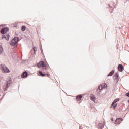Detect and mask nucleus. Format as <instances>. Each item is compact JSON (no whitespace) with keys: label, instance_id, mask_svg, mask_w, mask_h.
<instances>
[{"label":"nucleus","instance_id":"obj_1","mask_svg":"<svg viewBox=\"0 0 129 129\" xmlns=\"http://www.w3.org/2000/svg\"><path fill=\"white\" fill-rule=\"evenodd\" d=\"M38 68L42 67V70H43L44 73H48V70H49V66L47 63L42 61L39 62L37 64Z\"/></svg>","mask_w":129,"mask_h":129},{"label":"nucleus","instance_id":"obj_2","mask_svg":"<svg viewBox=\"0 0 129 129\" xmlns=\"http://www.w3.org/2000/svg\"><path fill=\"white\" fill-rule=\"evenodd\" d=\"M0 68L2 69V70H3L4 73H8L10 72V70H9V69L4 64H1L0 66Z\"/></svg>","mask_w":129,"mask_h":129},{"label":"nucleus","instance_id":"obj_3","mask_svg":"<svg viewBox=\"0 0 129 129\" xmlns=\"http://www.w3.org/2000/svg\"><path fill=\"white\" fill-rule=\"evenodd\" d=\"M18 41H19V38L18 37H15L13 39L11 40V41L10 42V44L11 46H15V44H17L18 43Z\"/></svg>","mask_w":129,"mask_h":129},{"label":"nucleus","instance_id":"obj_4","mask_svg":"<svg viewBox=\"0 0 129 129\" xmlns=\"http://www.w3.org/2000/svg\"><path fill=\"white\" fill-rule=\"evenodd\" d=\"M11 85V80H9L7 82V83L4 85L3 89L4 90H7L8 88H9V86Z\"/></svg>","mask_w":129,"mask_h":129},{"label":"nucleus","instance_id":"obj_5","mask_svg":"<svg viewBox=\"0 0 129 129\" xmlns=\"http://www.w3.org/2000/svg\"><path fill=\"white\" fill-rule=\"evenodd\" d=\"M8 31H9V29L8 28H4L1 30V34H6L8 33Z\"/></svg>","mask_w":129,"mask_h":129},{"label":"nucleus","instance_id":"obj_6","mask_svg":"<svg viewBox=\"0 0 129 129\" xmlns=\"http://www.w3.org/2000/svg\"><path fill=\"white\" fill-rule=\"evenodd\" d=\"M2 39H5L6 41H9V39H10V35L9 34H6L2 36Z\"/></svg>","mask_w":129,"mask_h":129},{"label":"nucleus","instance_id":"obj_7","mask_svg":"<svg viewBox=\"0 0 129 129\" xmlns=\"http://www.w3.org/2000/svg\"><path fill=\"white\" fill-rule=\"evenodd\" d=\"M121 121H122V119L118 118L115 120V124H120Z\"/></svg>","mask_w":129,"mask_h":129},{"label":"nucleus","instance_id":"obj_8","mask_svg":"<svg viewBox=\"0 0 129 129\" xmlns=\"http://www.w3.org/2000/svg\"><path fill=\"white\" fill-rule=\"evenodd\" d=\"M90 98L91 100H92L94 102H95L96 98H95V96H94V95L91 94L90 95Z\"/></svg>","mask_w":129,"mask_h":129},{"label":"nucleus","instance_id":"obj_9","mask_svg":"<svg viewBox=\"0 0 129 129\" xmlns=\"http://www.w3.org/2000/svg\"><path fill=\"white\" fill-rule=\"evenodd\" d=\"M123 66H122V64H119L118 67V70H119V71H120V72H122L123 71Z\"/></svg>","mask_w":129,"mask_h":129},{"label":"nucleus","instance_id":"obj_10","mask_svg":"<svg viewBox=\"0 0 129 129\" xmlns=\"http://www.w3.org/2000/svg\"><path fill=\"white\" fill-rule=\"evenodd\" d=\"M27 75H28V73L27 72H24L21 75V77L22 78H25V77H26Z\"/></svg>","mask_w":129,"mask_h":129},{"label":"nucleus","instance_id":"obj_11","mask_svg":"<svg viewBox=\"0 0 129 129\" xmlns=\"http://www.w3.org/2000/svg\"><path fill=\"white\" fill-rule=\"evenodd\" d=\"M81 98H82V95H78L76 97V100L77 101H80L81 100Z\"/></svg>","mask_w":129,"mask_h":129},{"label":"nucleus","instance_id":"obj_12","mask_svg":"<svg viewBox=\"0 0 129 129\" xmlns=\"http://www.w3.org/2000/svg\"><path fill=\"white\" fill-rule=\"evenodd\" d=\"M38 73H39L40 75L42 77H44V76H46V74H43V72L41 71H38Z\"/></svg>","mask_w":129,"mask_h":129},{"label":"nucleus","instance_id":"obj_13","mask_svg":"<svg viewBox=\"0 0 129 129\" xmlns=\"http://www.w3.org/2000/svg\"><path fill=\"white\" fill-rule=\"evenodd\" d=\"M116 106H117V103H112V107L113 108V109H115V107H116Z\"/></svg>","mask_w":129,"mask_h":129},{"label":"nucleus","instance_id":"obj_14","mask_svg":"<svg viewBox=\"0 0 129 129\" xmlns=\"http://www.w3.org/2000/svg\"><path fill=\"white\" fill-rule=\"evenodd\" d=\"M114 73V70H112L111 72H110L107 75V76H112Z\"/></svg>","mask_w":129,"mask_h":129},{"label":"nucleus","instance_id":"obj_15","mask_svg":"<svg viewBox=\"0 0 129 129\" xmlns=\"http://www.w3.org/2000/svg\"><path fill=\"white\" fill-rule=\"evenodd\" d=\"M118 77L119 76H118V73H116L114 76V78H115V79H116V80H117V79H118Z\"/></svg>","mask_w":129,"mask_h":129},{"label":"nucleus","instance_id":"obj_16","mask_svg":"<svg viewBox=\"0 0 129 129\" xmlns=\"http://www.w3.org/2000/svg\"><path fill=\"white\" fill-rule=\"evenodd\" d=\"M98 126H99V128H100V129H102L104 127V125L102 123H99L98 124Z\"/></svg>","mask_w":129,"mask_h":129},{"label":"nucleus","instance_id":"obj_17","mask_svg":"<svg viewBox=\"0 0 129 129\" xmlns=\"http://www.w3.org/2000/svg\"><path fill=\"white\" fill-rule=\"evenodd\" d=\"M98 89L99 90V91H101V90H102V89H103V86H102V85L99 86Z\"/></svg>","mask_w":129,"mask_h":129},{"label":"nucleus","instance_id":"obj_18","mask_svg":"<svg viewBox=\"0 0 129 129\" xmlns=\"http://www.w3.org/2000/svg\"><path fill=\"white\" fill-rule=\"evenodd\" d=\"M2 43H0V54H2L3 52H4V49H3V47H2Z\"/></svg>","mask_w":129,"mask_h":129},{"label":"nucleus","instance_id":"obj_19","mask_svg":"<svg viewBox=\"0 0 129 129\" xmlns=\"http://www.w3.org/2000/svg\"><path fill=\"white\" fill-rule=\"evenodd\" d=\"M22 31H23V32H24V31L26 30V26H25L24 25L22 26Z\"/></svg>","mask_w":129,"mask_h":129},{"label":"nucleus","instance_id":"obj_20","mask_svg":"<svg viewBox=\"0 0 129 129\" xmlns=\"http://www.w3.org/2000/svg\"><path fill=\"white\" fill-rule=\"evenodd\" d=\"M102 86H103V88H107V85L105 83L102 85Z\"/></svg>","mask_w":129,"mask_h":129},{"label":"nucleus","instance_id":"obj_21","mask_svg":"<svg viewBox=\"0 0 129 129\" xmlns=\"http://www.w3.org/2000/svg\"><path fill=\"white\" fill-rule=\"evenodd\" d=\"M117 101H119V99H115L113 102V103H116L117 102Z\"/></svg>","mask_w":129,"mask_h":129},{"label":"nucleus","instance_id":"obj_22","mask_svg":"<svg viewBox=\"0 0 129 129\" xmlns=\"http://www.w3.org/2000/svg\"><path fill=\"white\" fill-rule=\"evenodd\" d=\"M33 50L34 51V54L37 52V47H35L33 48Z\"/></svg>","mask_w":129,"mask_h":129},{"label":"nucleus","instance_id":"obj_23","mask_svg":"<svg viewBox=\"0 0 129 129\" xmlns=\"http://www.w3.org/2000/svg\"><path fill=\"white\" fill-rule=\"evenodd\" d=\"M47 76L49 77L50 76V74H46Z\"/></svg>","mask_w":129,"mask_h":129}]
</instances>
